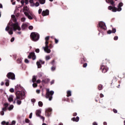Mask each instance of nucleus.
I'll use <instances>...</instances> for the list:
<instances>
[{
	"label": "nucleus",
	"mask_w": 125,
	"mask_h": 125,
	"mask_svg": "<svg viewBox=\"0 0 125 125\" xmlns=\"http://www.w3.org/2000/svg\"><path fill=\"white\" fill-rule=\"evenodd\" d=\"M23 11L25 16L28 17V19H30V20H33V14L30 12L29 8H28L27 6H25L23 8Z\"/></svg>",
	"instance_id": "20e7f679"
},
{
	"label": "nucleus",
	"mask_w": 125,
	"mask_h": 125,
	"mask_svg": "<svg viewBox=\"0 0 125 125\" xmlns=\"http://www.w3.org/2000/svg\"><path fill=\"white\" fill-rule=\"evenodd\" d=\"M14 40H15L14 37L12 38L11 39V42H14Z\"/></svg>",
	"instance_id": "603ef678"
},
{
	"label": "nucleus",
	"mask_w": 125,
	"mask_h": 125,
	"mask_svg": "<svg viewBox=\"0 0 125 125\" xmlns=\"http://www.w3.org/2000/svg\"><path fill=\"white\" fill-rule=\"evenodd\" d=\"M42 9H39V11H38V13L39 14H41V13H42Z\"/></svg>",
	"instance_id": "ea45409f"
},
{
	"label": "nucleus",
	"mask_w": 125,
	"mask_h": 125,
	"mask_svg": "<svg viewBox=\"0 0 125 125\" xmlns=\"http://www.w3.org/2000/svg\"><path fill=\"white\" fill-rule=\"evenodd\" d=\"M39 77H42V75H43V73H42V72H40L39 74H38Z\"/></svg>",
	"instance_id": "c9c22d12"
},
{
	"label": "nucleus",
	"mask_w": 125,
	"mask_h": 125,
	"mask_svg": "<svg viewBox=\"0 0 125 125\" xmlns=\"http://www.w3.org/2000/svg\"><path fill=\"white\" fill-rule=\"evenodd\" d=\"M39 2L41 4H44L45 3V0H39Z\"/></svg>",
	"instance_id": "bb28decb"
},
{
	"label": "nucleus",
	"mask_w": 125,
	"mask_h": 125,
	"mask_svg": "<svg viewBox=\"0 0 125 125\" xmlns=\"http://www.w3.org/2000/svg\"><path fill=\"white\" fill-rule=\"evenodd\" d=\"M50 80L48 79H46L42 81V83H48L50 82Z\"/></svg>",
	"instance_id": "6ab92c4d"
},
{
	"label": "nucleus",
	"mask_w": 125,
	"mask_h": 125,
	"mask_svg": "<svg viewBox=\"0 0 125 125\" xmlns=\"http://www.w3.org/2000/svg\"><path fill=\"white\" fill-rule=\"evenodd\" d=\"M14 107V106H13V105H12V104L10 105L9 107L8 108L9 111H11V110H12V109H13Z\"/></svg>",
	"instance_id": "7c9ffc66"
},
{
	"label": "nucleus",
	"mask_w": 125,
	"mask_h": 125,
	"mask_svg": "<svg viewBox=\"0 0 125 125\" xmlns=\"http://www.w3.org/2000/svg\"><path fill=\"white\" fill-rule=\"evenodd\" d=\"M31 58H32L33 60H35L36 59V55H35V53H31Z\"/></svg>",
	"instance_id": "412c9836"
},
{
	"label": "nucleus",
	"mask_w": 125,
	"mask_h": 125,
	"mask_svg": "<svg viewBox=\"0 0 125 125\" xmlns=\"http://www.w3.org/2000/svg\"><path fill=\"white\" fill-rule=\"evenodd\" d=\"M31 102H32V103H35V102H36V99H31Z\"/></svg>",
	"instance_id": "79ce46f5"
},
{
	"label": "nucleus",
	"mask_w": 125,
	"mask_h": 125,
	"mask_svg": "<svg viewBox=\"0 0 125 125\" xmlns=\"http://www.w3.org/2000/svg\"><path fill=\"white\" fill-rule=\"evenodd\" d=\"M99 26L102 30H106L107 27H106V24L103 21H101L99 23Z\"/></svg>",
	"instance_id": "6e6552de"
},
{
	"label": "nucleus",
	"mask_w": 125,
	"mask_h": 125,
	"mask_svg": "<svg viewBox=\"0 0 125 125\" xmlns=\"http://www.w3.org/2000/svg\"><path fill=\"white\" fill-rule=\"evenodd\" d=\"M5 81V85H6V86H8L9 85V80H8V79H6Z\"/></svg>",
	"instance_id": "393cba45"
},
{
	"label": "nucleus",
	"mask_w": 125,
	"mask_h": 125,
	"mask_svg": "<svg viewBox=\"0 0 125 125\" xmlns=\"http://www.w3.org/2000/svg\"><path fill=\"white\" fill-rule=\"evenodd\" d=\"M41 114H42V110L40 109L36 110L37 117H39V118H41V119L42 120V121H44V117L41 116Z\"/></svg>",
	"instance_id": "9d476101"
},
{
	"label": "nucleus",
	"mask_w": 125,
	"mask_h": 125,
	"mask_svg": "<svg viewBox=\"0 0 125 125\" xmlns=\"http://www.w3.org/2000/svg\"><path fill=\"white\" fill-rule=\"evenodd\" d=\"M87 66V63H85L83 65V68H85Z\"/></svg>",
	"instance_id": "c03bdc74"
},
{
	"label": "nucleus",
	"mask_w": 125,
	"mask_h": 125,
	"mask_svg": "<svg viewBox=\"0 0 125 125\" xmlns=\"http://www.w3.org/2000/svg\"><path fill=\"white\" fill-rule=\"evenodd\" d=\"M55 43H58V40H57L56 38H55Z\"/></svg>",
	"instance_id": "3c124183"
},
{
	"label": "nucleus",
	"mask_w": 125,
	"mask_h": 125,
	"mask_svg": "<svg viewBox=\"0 0 125 125\" xmlns=\"http://www.w3.org/2000/svg\"><path fill=\"white\" fill-rule=\"evenodd\" d=\"M21 4H24V3H25V1H24V0H21Z\"/></svg>",
	"instance_id": "864d4df0"
},
{
	"label": "nucleus",
	"mask_w": 125,
	"mask_h": 125,
	"mask_svg": "<svg viewBox=\"0 0 125 125\" xmlns=\"http://www.w3.org/2000/svg\"><path fill=\"white\" fill-rule=\"evenodd\" d=\"M35 52L37 53H39V52H40V49L39 48H37L35 50Z\"/></svg>",
	"instance_id": "a19ab883"
},
{
	"label": "nucleus",
	"mask_w": 125,
	"mask_h": 125,
	"mask_svg": "<svg viewBox=\"0 0 125 125\" xmlns=\"http://www.w3.org/2000/svg\"><path fill=\"white\" fill-rule=\"evenodd\" d=\"M37 83H41V80H38L36 81Z\"/></svg>",
	"instance_id": "6e6d98bb"
},
{
	"label": "nucleus",
	"mask_w": 125,
	"mask_h": 125,
	"mask_svg": "<svg viewBox=\"0 0 125 125\" xmlns=\"http://www.w3.org/2000/svg\"><path fill=\"white\" fill-rule=\"evenodd\" d=\"M25 63H29V60L27 59H25L24 60Z\"/></svg>",
	"instance_id": "de8ad7c7"
},
{
	"label": "nucleus",
	"mask_w": 125,
	"mask_h": 125,
	"mask_svg": "<svg viewBox=\"0 0 125 125\" xmlns=\"http://www.w3.org/2000/svg\"><path fill=\"white\" fill-rule=\"evenodd\" d=\"M45 60H46V61L49 60L50 59V56H46L45 58Z\"/></svg>",
	"instance_id": "2f4dec72"
},
{
	"label": "nucleus",
	"mask_w": 125,
	"mask_h": 125,
	"mask_svg": "<svg viewBox=\"0 0 125 125\" xmlns=\"http://www.w3.org/2000/svg\"><path fill=\"white\" fill-rule=\"evenodd\" d=\"M113 112L114 113H118V110H117V109H113Z\"/></svg>",
	"instance_id": "5fc2aeb1"
},
{
	"label": "nucleus",
	"mask_w": 125,
	"mask_h": 125,
	"mask_svg": "<svg viewBox=\"0 0 125 125\" xmlns=\"http://www.w3.org/2000/svg\"><path fill=\"white\" fill-rule=\"evenodd\" d=\"M99 90H102V89H103V85H101V84H99L98 87Z\"/></svg>",
	"instance_id": "cd10ccee"
},
{
	"label": "nucleus",
	"mask_w": 125,
	"mask_h": 125,
	"mask_svg": "<svg viewBox=\"0 0 125 125\" xmlns=\"http://www.w3.org/2000/svg\"><path fill=\"white\" fill-rule=\"evenodd\" d=\"M52 111V109L50 108H48L45 109V115L47 117H50V115H51V113L50 112Z\"/></svg>",
	"instance_id": "9b49d317"
},
{
	"label": "nucleus",
	"mask_w": 125,
	"mask_h": 125,
	"mask_svg": "<svg viewBox=\"0 0 125 125\" xmlns=\"http://www.w3.org/2000/svg\"><path fill=\"white\" fill-rule=\"evenodd\" d=\"M33 87H37V86H38V84H37V83H34L33 84H32Z\"/></svg>",
	"instance_id": "e433bc0d"
},
{
	"label": "nucleus",
	"mask_w": 125,
	"mask_h": 125,
	"mask_svg": "<svg viewBox=\"0 0 125 125\" xmlns=\"http://www.w3.org/2000/svg\"><path fill=\"white\" fill-rule=\"evenodd\" d=\"M37 81V78H36V76H33L32 78V82L35 83Z\"/></svg>",
	"instance_id": "c85d7f7f"
},
{
	"label": "nucleus",
	"mask_w": 125,
	"mask_h": 125,
	"mask_svg": "<svg viewBox=\"0 0 125 125\" xmlns=\"http://www.w3.org/2000/svg\"><path fill=\"white\" fill-rule=\"evenodd\" d=\"M35 6L38 7L40 5V3L39 2H36L35 4Z\"/></svg>",
	"instance_id": "f704fd0d"
},
{
	"label": "nucleus",
	"mask_w": 125,
	"mask_h": 125,
	"mask_svg": "<svg viewBox=\"0 0 125 125\" xmlns=\"http://www.w3.org/2000/svg\"><path fill=\"white\" fill-rule=\"evenodd\" d=\"M106 2L107 3H110L112 5H113V7L112 6H108L109 10H112V12H117V11H122V6L124 5V4L122 2L120 3L118 5V8L115 7V2L113 0H105Z\"/></svg>",
	"instance_id": "f03ea898"
},
{
	"label": "nucleus",
	"mask_w": 125,
	"mask_h": 125,
	"mask_svg": "<svg viewBox=\"0 0 125 125\" xmlns=\"http://www.w3.org/2000/svg\"><path fill=\"white\" fill-rule=\"evenodd\" d=\"M4 106H5V107L6 108V107H7L8 106V104H4Z\"/></svg>",
	"instance_id": "69168bd1"
},
{
	"label": "nucleus",
	"mask_w": 125,
	"mask_h": 125,
	"mask_svg": "<svg viewBox=\"0 0 125 125\" xmlns=\"http://www.w3.org/2000/svg\"><path fill=\"white\" fill-rule=\"evenodd\" d=\"M100 70H102L103 73H106L108 71V68L107 67L104 66V65H102L100 68Z\"/></svg>",
	"instance_id": "f8f14e48"
},
{
	"label": "nucleus",
	"mask_w": 125,
	"mask_h": 125,
	"mask_svg": "<svg viewBox=\"0 0 125 125\" xmlns=\"http://www.w3.org/2000/svg\"><path fill=\"white\" fill-rule=\"evenodd\" d=\"M14 96L13 95L10 96L8 98L9 102H13Z\"/></svg>",
	"instance_id": "a211bd4d"
},
{
	"label": "nucleus",
	"mask_w": 125,
	"mask_h": 125,
	"mask_svg": "<svg viewBox=\"0 0 125 125\" xmlns=\"http://www.w3.org/2000/svg\"><path fill=\"white\" fill-rule=\"evenodd\" d=\"M10 92L13 93L14 92V89L13 88H11L9 90Z\"/></svg>",
	"instance_id": "473e14b6"
},
{
	"label": "nucleus",
	"mask_w": 125,
	"mask_h": 125,
	"mask_svg": "<svg viewBox=\"0 0 125 125\" xmlns=\"http://www.w3.org/2000/svg\"><path fill=\"white\" fill-rule=\"evenodd\" d=\"M45 47H43L42 48L44 50V51L46 52V53H50L51 52V50L49 48V46H48V42L46 41Z\"/></svg>",
	"instance_id": "0eeeda50"
},
{
	"label": "nucleus",
	"mask_w": 125,
	"mask_h": 125,
	"mask_svg": "<svg viewBox=\"0 0 125 125\" xmlns=\"http://www.w3.org/2000/svg\"><path fill=\"white\" fill-rule=\"evenodd\" d=\"M27 27H28V24L27 23H23L21 26L22 31H24V30H26Z\"/></svg>",
	"instance_id": "4468645a"
},
{
	"label": "nucleus",
	"mask_w": 125,
	"mask_h": 125,
	"mask_svg": "<svg viewBox=\"0 0 125 125\" xmlns=\"http://www.w3.org/2000/svg\"><path fill=\"white\" fill-rule=\"evenodd\" d=\"M21 62H22V60L21 59L18 60V63H21Z\"/></svg>",
	"instance_id": "49530a36"
},
{
	"label": "nucleus",
	"mask_w": 125,
	"mask_h": 125,
	"mask_svg": "<svg viewBox=\"0 0 125 125\" xmlns=\"http://www.w3.org/2000/svg\"><path fill=\"white\" fill-rule=\"evenodd\" d=\"M7 77L8 79H10L11 80H15V74L13 73L9 72L7 74Z\"/></svg>",
	"instance_id": "1a4fd4ad"
},
{
	"label": "nucleus",
	"mask_w": 125,
	"mask_h": 125,
	"mask_svg": "<svg viewBox=\"0 0 125 125\" xmlns=\"http://www.w3.org/2000/svg\"><path fill=\"white\" fill-rule=\"evenodd\" d=\"M51 70H52V71H54V70H55V67H51Z\"/></svg>",
	"instance_id": "680f3d73"
},
{
	"label": "nucleus",
	"mask_w": 125,
	"mask_h": 125,
	"mask_svg": "<svg viewBox=\"0 0 125 125\" xmlns=\"http://www.w3.org/2000/svg\"><path fill=\"white\" fill-rule=\"evenodd\" d=\"M11 17L13 19L14 23L10 21L9 24L5 28V31H8V33L9 35H13V31H21V27L17 22V19L15 18L14 15H12Z\"/></svg>",
	"instance_id": "f257e3e1"
},
{
	"label": "nucleus",
	"mask_w": 125,
	"mask_h": 125,
	"mask_svg": "<svg viewBox=\"0 0 125 125\" xmlns=\"http://www.w3.org/2000/svg\"><path fill=\"white\" fill-rule=\"evenodd\" d=\"M25 123H30V120L28 119H25Z\"/></svg>",
	"instance_id": "58836bf2"
},
{
	"label": "nucleus",
	"mask_w": 125,
	"mask_h": 125,
	"mask_svg": "<svg viewBox=\"0 0 125 125\" xmlns=\"http://www.w3.org/2000/svg\"><path fill=\"white\" fill-rule=\"evenodd\" d=\"M41 92V90L40 89H37L36 90V93H38V94H40Z\"/></svg>",
	"instance_id": "a18cd8bd"
},
{
	"label": "nucleus",
	"mask_w": 125,
	"mask_h": 125,
	"mask_svg": "<svg viewBox=\"0 0 125 125\" xmlns=\"http://www.w3.org/2000/svg\"><path fill=\"white\" fill-rule=\"evenodd\" d=\"M42 16H47L49 15V10L46 9V10H43L42 13Z\"/></svg>",
	"instance_id": "ddd939ff"
},
{
	"label": "nucleus",
	"mask_w": 125,
	"mask_h": 125,
	"mask_svg": "<svg viewBox=\"0 0 125 125\" xmlns=\"http://www.w3.org/2000/svg\"><path fill=\"white\" fill-rule=\"evenodd\" d=\"M54 94V91H49V89H46V98H48L49 101L52 100V95Z\"/></svg>",
	"instance_id": "423d86ee"
},
{
	"label": "nucleus",
	"mask_w": 125,
	"mask_h": 125,
	"mask_svg": "<svg viewBox=\"0 0 125 125\" xmlns=\"http://www.w3.org/2000/svg\"><path fill=\"white\" fill-rule=\"evenodd\" d=\"M28 29L29 30H33V29H34V27H33V26L30 25L28 27Z\"/></svg>",
	"instance_id": "72a5a7b5"
},
{
	"label": "nucleus",
	"mask_w": 125,
	"mask_h": 125,
	"mask_svg": "<svg viewBox=\"0 0 125 125\" xmlns=\"http://www.w3.org/2000/svg\"><path fill=\"white\" fill-rule=\"evenodd\" d=\"M15 124H16V122H15V121H13L12 122V124L15 125Z\"/></svg>",
	"instance_id": "bf43d9fd"
},
{
	"label": "nucleus",
	"mask_w": 125,
	"mask_h": 125,
	"mask_svg": "<svg viewBox=\"0 0 125 125\" xmlns=\"http://www.w3.org/2000/svg\"><path fill=\"white\" fill-rule=\"evenodd\" d=\"M93 125H98L97 124V123H96V122H94V123H93Z\"/></svg>",
	"instance_id": "338daca9"
},
{
	"label": "nucleus",
	"mask_w": 125,
	"mask_h": 125,
	"mask_svg": "<svg viewBox=\"0 0 125 125\" xmlns=\"http://www.w3.org/2000/svg\"><path fill=\"white\" fill-rule=\"evenodd\" d=\"M118 39H119V38L118 37V36H115V37H114V40L115 41H117Z\"/></svg>",
	"instance_id": "8fccbe9b"
},
{
	"label": "nucleus",
	"mask_w": 125,
	"mask_h": 125,
	"mask_svg": "<svg viewBox=\"0 0 125 125\" xmlns=\"http://www.w3.org/2000/svg\"><path fill=\"white\" fill-rule=\"evenodd\" d=\"M21 31H19V32H17V34H18V35H21Z\"/></svg>",
	"instance_id": "774afa93"
},
{
	"label": "nucleus",
	"mask_w": 125,
	"mask_h": 125,
	"mask_svg": "<svg viewBox=\"0 0 125 125\" xmlns=\"http://www.w3.org/2000/svg\"><path fill=\"white\" fill-rule=\"evenodd\" d=\"M30 3H31V6H35V3H34V0H29Z\"/></svg>",
	"instance_id": "a878e982"
},
{
	"label": "nucleus",
	"mask_w": 125,
	"mask_h": 125,
	"mask_svg": "<svg viewBox=\"0 0 125 125\" xmlns=\"http://www.w3.org/2000/svg\"><path fill=\"white\" fill-rule=\"evenodd\" d=\"M1 125H5V121H3L1 122Z\"/></svg>",
	"instance_id": "0e129e2a"
},
{
	"label": "nucleus",
	"mask_w": 125,
	"mask_h": 125,
	"mask_svg": "<svg viewBox=\"0 0 125 125\" xmlns=\"http://www.w3.org/2000/svg\"><path fill=\"white\" fill-rule=\"evenodd\" d=\"M25 21H26V18H22L21 19V22H24Z\"/></svg>",
	"instance_id": "4c0bfd02"
},
{
	"label": "nucleus",
	"mask_w": 125,
	"mask_h": 125,
	"mask_svg": "<svg viewBox=\"0 0 125 125\" xmlns=\"http://www.w3.org/2000/svg\"><path fill=\"white\" fill-rule=\"evenodd\" d=\"M6 111V107H3L1 108V111H0V115L1 116H4V112Z\"/></svg>",
	"instance_id": "2eb2a0df"
},
{
	"label": "nucleus",
	"mask_w": 125,
	"mask_h": 125,
	"mask_svg": "<svg viewBox=\"0 0 125 125\" xmlns=\"http://www.w3.org/2000/svg\"><path fill=\"white\" fill-rule=\"evenodd\" d=\"M30 38L33 42H38L40 40V34L37 32H32Z\"/></svg>",
	"instance_id": "39448f33"
},
{
	"label": "nucleus",
	"mask_w": 125,
	"mask_h": 125,
	"mask_svg": "<svg viewBox=\"0 0 125 125\" xmlns=\"http://www.w3.org/2000/svg\"><path fill=\"white\" fill-rule=\"evenodd\" d=\"M116 31L117 30H116L115 28H113V29H112V31L108 30L107 31V34H112V33H113V34H115V33H116Z\"/></svg>",
	"instance_id": "dca6fc26"
},
{
	"label": "nucleus",
	"mask_w": 125,
	"mask_h": 125,
	"mask_svg": "<svg viewBox=\"0 0 125 125\" xmlns=\"http://www.w3.org/2000/svg\"><path fill=\"white\" fill-rule=\"evenodd\" d=\"M38 105H39V107H42L43 104H42V102L40 101L38 102Z\"/></svg>",
	"instance_id": "c756f323"
},
{
	"label": "nucleus",
	"mask_w": 125,
	"mask_h": 125,
	"mask_svg": "<svg viewBox=\"0 0 125 125\" xmlns=\"http://www.w3.org/2000/svg\"><path fill=\"white\" fill-rule=\"evenodd\" d=\"M45 40L46 41H48V40H49V36L46 37L45 38Z\"/></svg>",
	"instance_id": "37998d69"
},
{
	"label": "nucleus",
	"mask_w": 125,
	"mask_h": 125,
	"mask_svg": "<svg viewBox=\"0 0 125 125\" xmlns=\"http://www.w3.org/2000/svg\"><path fill=\"white\" fill-rule=\"evenodd\" d=\"M79 120H80V118L78 116L72 118V121L73 122H78Z\"/></svg>",
	"instance_id": "aec40b11"
},
{
	"label": "nucleus",
	"mask_w": 125,
	"mask_h": 125,
	"mask_svg": "<svg viewBox=\"0 0 125 125\" xmlns=\"http://www.w3.org/2000/svg\"><path fill=\"white\" fill-rule=\"evenodd\" d=\"M55 62V61L54 60H53L51 62V64H52V65H54V62Z\"/></svg>",
	"instance_id": "13d9d810"
},
{
	"label": "nucleus",
	"mask_w": 125,
	"mask_h": 125,
	"mask_svg": "<svg viewBox=\"0 0 125 125\" xmlns=\"http://www.w3.org/2000/svg\"><path fill=\"white\" fill-rule=\"evenodd\" d=\"M51 84H53V83H54V80H52L51 82Z\"/></svg>",
	"instance_id": "e2e57ef3"
},
{
	"label": "nucleus",
	"mask_w": 125,
	"mask_h": 125,
	"mask_svg": "<svg viewBox=\"0 0 125 125\" xmlns=\"http://www.w3.org/2000/svg\"><path fill=\"white\" fill-rule=\"evenodd\" d=\"M100 96L101 98H102V97H104V95H103L102 93L100 94Z\"/></svg>",
	"instance_id": "4d7b16f0"
},
{
	"label": "nucleus",
	"mask_w": 125,
	"mask_h": 125,
	"mask_svg": "<svg viewBox=\"0 0 125 125\" xmlns=\"http://www.w3.org/2000/svg\"><path fill=\"white\" fill-rule=\"evenodd\" d=\"M21 103H22V101H21V99L20 100L17 99V104L18 105H21Z\"/></svg>",
	"instance_id": "4be33fe9"
},
{
	"label": "nucleus",
	"mask_w": 125,
	"mask_h": 125,
	"mask_svg": "<svg viewBox=\"0 0 125 125\" xmlns=\"http://www.w3.org/2000/svg\"><path fill=\"white\" fill-rule=\"evenodd\" d=\"M71 96H72V93H71V91H67V97H69Z\"/></svg>",
	"instance_id": "5701e85b"
},
{
	"label": "nucleus",
	"mask_w": 125,
	"mask_h": 125,
	"mask_svg": "<svg viewBox=\"0 0 125 125\" xmlns=\"http://www.w3.org/2000/svg\"><path fill=\"white\" fill-rule=\"evenodd\" d=\"M36 64L38 66V68H42V64H41L40 62H37Z\"/></svg>",
	"instance_id": "b1692460"
},
{
	"label": "nucleus",
	"mask_w": 125,
	"mask_h": 125,
	"mask_svg": "<svg viewBox=\"0 0 125 125\" xmlns=\"http://www.w3.org/2000/svg\"><path fill=\"white\" fill-rule=\"evenodd\" d=\"M28 58H29V59H31L32 58V55H31V53L30 55L28 56Z\"/></svg>",
	"instance_id": "052dcab7"
},
{
	"label": "nucleus",
	"mask_w": 125,
	"mask_h": 125,
	"mask_svg": "<svg viewBox=\"0 0 125 125\" xmlns=\"http://www.w3.org/2000/svg\"><path fill=\"white\" fill-rule=\"evenodd\" d=\"M32 116H33V113H31L29 114V119H32Z\"/></svg>",
	"instance_id": "09e8293b"
},
{
	"label": "nucleus",
	"mask_w": 125,
	"mask_h": 125,
	"mask_svg": "<svg viewBox=\"0 0 125 125\" xmlns=\"http://www.w3.org/2000/svg\"><path fill=\"white\" fill-rule=\"evenodd\" d=\"M22 88V86L19 85H17L15 86V90H17V91H19L18 90L21 89Z\"/></svg>",
	"instance_id": "f3484780"
},
{
	"label": "nucleus",
	"mask_w": 125,
	"mask_h": 125,
	"mask_svg": "<svg viewBox=\"0 0 125 125\" xmlns=\"http://www.w3.org/2000/svg\"><path fill=\"white\" fill-rule=\"evenodd\" d=\"M16 100H17V99H21V100H23V99L26 98V95L25 94V91H17L16 93Z\"/></svg>",
	"instance_id": "7ed1b4c3"
}]
</instances>
